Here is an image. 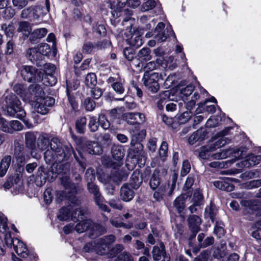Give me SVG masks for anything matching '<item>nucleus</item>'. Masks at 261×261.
Segmentation results:
<instances>
[{"instance_id":"obj_1","label":"nucleus","mask_w":261,"mask_h":261,"mask_svg":"<svg viewBox=\"0 0 261 261\" xmlns=\"http://www.w3.org/2000/svg\"><path fill=\"white\" fill-rule=\"evenodd\" d=\"M49 146L50 149H48L44 152V157L46 163H60L73 154L81 167L82 171H84L86 167L85 160L80 151H78L79 156L77 155L71 144H64L59 138L53 137L49 142Z\"/></svg>"},{"instance_id":"obj_2","label":"nucleus","mask_w":261,"mask_h":261,"mask_svg":"<svg viewBox=\"0 0 261 261\" xmlns=\"http://www.w3.org/2000/svg\"><path fill=\"white\" fill-rule=\"evenodd\" d=\"M24 100L34 102V108L38 113L45 115L49 111V108L55 103V99L45 96L40 86L34 83L29 86L24 94Z\"/></svg>"},{"instance_id":"obj_3","label":"nucleus","mask_w":261,"mask_h":261,"mask_svg":"<svg viewBox=\"0 0 261 261\" xmlns=\"http://www.w3.org/2000/svg\"><path fill=\"white\" fill-rule=\"evenodd\" d=\"M6 107L7 114L12 117L21 119L29 128L33 127L28 120L23 119L26 113L21 106V102L14 94H10L6 98Z\"/></svg>"},{"instance_id":"obj_4","label":"nucleus","mask_w":261,"mask_h":261,"mask_svg":"<svg viewBox=\"0 0 261 261\" xmlns=\"http://www.w3.org/2000/svg\"><path fill=\"white\" fill-rule=\"evenodd\" d=\"M68 167L67 164H54L52 167V172L55 177H56L58 174L64 173L60 178L61 182L65 188V191L63 192L62 196L71 198L75 195L76 191L75 185L70 182L69 176L66 174V171H64V168L67 169Z\"/></svg>"},{"instance_id":"obj_5","label":"nucleus","mask_w":261,"mask_h":261,"mask_svg":"<svg viewBox=\"0 0 261 261\" xmlns=\"http://www.w3.org/2000/svg\"><path fill=\"white\" fill-rule=\"evenodd\" d=\"M88 211L86 207H79L73 208L69 205L67 207H62L60 210L58 218L60 221H67L71 218V220L82 219L83 217L88 215Z\"/></svg>"},{"instance_id":"obj_6","label":"nucleus","mask_w":261,"mask_h":261,"mask_svg":"<svg viewBox=\"0 0 261 261\" xmlns=\"http://www.w3.org/2000/svg\"><path fill=\"white\" fill-rule=\"evenodd\" d=\"M124 149L121 145H113L111 148V153L113 158L116 161H112L109 158H103L102 159L103 164L108 167L116 169L121 165V161L124 156Z\"/></svg>"},{"instance_id":"obj_7","label":"nucleus","mask_w":261,"mask_h":261,"mask_svg":"<svg viewBox=\"0 0 261 261\" xmlns=\"http://www.w3.org/2000/svg\"><path fill=\"white\" fill-rule=\"evenodd\" d=\"M20 72L25 82H40L44 80V72L36 69L31 66H23Z\"/></svg>"},{"instance_id":"obj_8","label":"nucleus","mask_w":261,"mask_h":261,"mask_svg":"<svg viewBox=\"0 0 261 261\" xmlns=\"http://www.w3.org/2000/svg\"><path fill=\"white\" fill-rule=\"evenodd\" d=\"M214 151L210 145L203 146L200 148L199 152V156L202 159L205 160H221L226 158L230 153V150H223L219 152L211 154Z\"/></svg>"},{"instance_id":"obj_9","label":"nucleus","mask_w":261,"mask_h":261,"mask_svg":"<svg viewBox=\"0 0 261 261\" xmlns=\"http://www.w3.org/2000/svg\"><path fill=\"white\" fill-rule=\"evenodd\" d=\"M128 153L133 158L138 160L139 163L144 165L145 163L146 157L143 151L142 144L136 139H132L130 142V147L128 149Z\"/></svg>"},{"instance_id":"obj_10","label":"nucleus","mask_w":261,"mask_h":261,"mask_svg":"<svg viewBox=\"0 0 261 261\" xmlns=\"http://www.w3.org/2000/svg\"><path fill=\"white\" fill-rule=\"evenodd\" d=\"M115 236L111 234L95 240V249L97 248L98 250L101 251V252L95 253L99 255L105 254L109 245L113 243L115 241Z\"/></svg>"},{"instance_id":"obj_11","label":"nucleus","mask_w":261,"mask_h":261,"mask_svg":"<svg viewBox=\"0 0 261 261\" xmlns=\"http://www.w3.org/2000/svg\"><path fill=\"white\" fill-rule=\"evenodd\" d=\"M113 18L111 21L113 24L116 25L120 21V17L123 18V21H127L130 18L132 12L128 9H122L117 8L112 12Z\"/></svg>"},{"instance_id":"obj_12","label":"nucleus","mask_w":261,"mask_h":261,"mask_svg":"<svg viewBox=\"0 0 261 261\" xmlns=\"http://www.w3.org/2000/svg\"><path fill=\"white\" fill-rule=\"evenodd\" d=\"M86 176L87 181L88 189L89 192L93 194L94 200L102 197L99 192L98 187L93 183V181L95 179L94 174L92 173V172L89 173V170H87L86 172Z\"/></svg>"},{"instance_id":"obj_13","label":"nucleus","mask_w":261,"mask_h":261,"mask_svg":"<svg viewBox=\"0 0 261 261\" xmlns=\"http://www.w3.org/2000/svg\"><path fill=\"white\" fill-rule=\"evenodd\" d=\"M122 117L123 120L131 125L142 123L145 118L144 114L139 113H126L123 114Z\"/></svg>"},{"instance_id":"obj_14","label":"nucleus","mask_w":261,"mask_h":261,"mask_svg":"<svg viewBox=\"0 0 261 261\" xmlns=\"http://www.w3.org/2000/svg\"><path fill=\"white\" fill-rule=\"evenodd\" d=\"M25 57L33 63L38 66L41 65V62L44 60L43 56L40 54L36 47L30 48L26 50Z\"/></svg>"},{"instance_id":"obj_15","label":"nucleus","mask_w":261,"mask_h":261,"mask_svg":"<svg viewBox=\"0 0 261 261\" xmlns=\"http://www.w3.org/2000/svg\"><path fill=\"white\" fill-rule=\"evenodd\" d=\"M82 149L83 151L89 154H98L101 153V148L97 142L86 141L83 142Z\"/></svg>"},{"instance_id":"obj_16","label":"nucleus","mask_w":261,"mask_h":261,"mask_svg":"<svg viewBox=\"0 0 261 261\" xmlns=\"http://www.w3.org/2000/svg\"><path fill=\"white\" fill-rule=\"evenodd\" d=\"M164 28L165 24L161 22L158 24L154 30V38L158 42L165 41L169 35L167 29H166L167 33H165V31L164 30Z\"/></svg>"},{"instance_id":"obj_17","label":"nucleus","mask_w":261,"mask_h":261,"mask_svg":"<svg viewBox=\"0 0 261 261\" xmlns=\"http://www.w3.org/2000/svg\"><path fill=\"white\" fill-rule=\"evenodd\" d=\"M187 221L190 230L194 233V237H195L200 230L201 218L197 215H192L189 216Z\"/></svg>"},{"instance_id":"obj_18","label":"nucleus","mask_w":261,"mask_h":261,"mask_svg":"<svg viewBox=\"0 0 261 261\" xmlns=\"http://www.w3.org/2000/svg\"><path fill=\"white\" fill-rule=\"evenodd\" d=\"M241 204L244 207L246 213L251 214L258 208V202L255 200H242Z\"/></svg>"},{"instance_id":"obj_19","label":"nucleus","mask_w":261,"mask_h":261,"mask_svg":"<svg viewBox=\"0 0 261 261\" xmlns=\"http://www.w3.org/2000/svg\"><path fill=\"white\" fill-rule=\"evenodd\" d=\"M128 185H123L120 189V197L122 200L128 202L132 200L134 197L135 193Z\"/></svg>"},{"instance_id":"obj_20","label":"nucleus","mask_w":261,"mask_h":261,"mask_svg":"<svg viewBox=\"0 0 261 261\" xmlns=\"http://www.w3.org/2000/svg\"><path fill=\"white\" fill-rule=\"evenodd\" d=\"M261 160L260 155L251 154L247 155L244 161L241 162L242 166L245 168H249L258 164Z\"/></svg>"},{"instance_id":"obj_21","label":"nucleus","mask_w":261,"mask_h":261,"mask_svg":"<svg viewBox=\"0 0 261 261\" xmlns=\"http://www.w3.org/2000/svg\"><path fill=\"white\" fill-rule=\"evenodd\" d=\"M15 241L16 244H13L14 250L18 255L22 257H26L28 255V251L25 245L17 239H15Z\"/></svg>"},{"instance_id":"obj_22","label":"nucleus","mask_w":261,"mask_h":261,"mask_svg":"<svg viewBox=\"0 0 261 261\" xmlns=\"http://www.w3.org/2000/svg\"><path fill=\"white\" fill-rule=\"evenodd\" d=\"M25 154L23 145L18 143L15 145L14 156L19 163L22 164L25 162Z\"/></svg>"},{"instance_id":"obj_23","label":"nucleus","mask_w":261,"mask_h":261,"mask_svg":"<svg viewBox=\"0 0 261 261\" xmlns=\"http://www.w3.org/2000/svg\"><path fill=\"white\" fill-rule=\"evenodd\" d=\"M226 243L222 241L220 246L213 247L212 249V255L216 258L223 257L226 255Z\"/></svg>"},{"instance_id":"obj_24","label":"nucleus","mask_w":261,"mask_h":261,"mask_svg":"<svg viewBox=\"0 0 261 261\" xmlns=\"http://www.w3.org/2000/svg\"><path fill=\"white\" fill-rule=\"evenodd\" d=\"M45 73L44 72V80L45 82L54 81L53 73L56 70L55 66L51 63H46L44 65Z\"/></svg>"},{"instance_id":"obj_25","label":"nucleus","mask_w":261,"mask_h":261,"mask_svg":"<svg viewBox=\"0 0 261 261\" xmlns=\"http://www.w3.org/2000/svg\"><path fill=\"white\" fill-rule=\"evenodd\" d=\"M92 225L93 222L90 219H86L77 224L75 226V230L77 232L81 233L88 229L90 230Z\"/></svg>"},{"instance_id":"obj_26","label":"nucleus","mask_w":261,"mask_h":261,"mask_svg":"<svg viewBox=\"0 0 261 261\" xmlns=\"http://www.w3.org/2000/svg\"><path fill=\"white\" fill-rule=\"evenodd\" d=\"M86 85L88 92H89L94 98L98 99L101 96L102 90L96 84H94V83H87Z\"/></svg>"},{"instance_id":"obj_27","label":"nucleus","mask_w":261,"mask_h":261,"mask_svg":"<svg viewBox=\"0 0 261 261\" xmlns=\"http://www.w3.org/2000/svg\"><path fill=\"white\" fill-rule=\"evenodd\" d=\"M130 186L135 189H137L142 182V179L140 173L138 170H135L133 173L131 177Z\"/></svg>"},{"instance_id":"obj_28","label":"nucleus","mask_w":261,"mask_h":261,"mask_svg":"<svg viewBox=\"0 0 261 261\" xmlns=\"http://www.w3.org/2000/svg\"><path fill=\"white\" fill-rule=\"evenodd\" d=\"M214 185L217 188L226 191H231L234 189V186L229 183L227 179H222L221 180L216 181L214 182Z\"/></svg>"},{"instance_id":"obj_29","label":"nucleus","mask_w":261,"mask_h":261,"mask_svg":"<svg viewBox=\"0 0 261 261\" xmlns=\"http://www.w3.org/2000/svg\"><path fill=\"white\" fill-rule=\"evenodd\" d=\"M206 133L202 129H199L194 132L189 138V144L193 145L198 141H202L204 139Z\"/></svg>"},{"instance_id":"obj_30","label":"nucleus","mask_w":261,"mask_h":261,"mask_svg":"<svg viewBox=\"0 0 261 261\" xmlns=\"http://www.w3.org/2000/svg\"><path fill=\"white\" fill-rule=\"evenodd\" d=\"M47 32V30L45 28L35 29L31 34L30 40L32 42H34L36 40L43 38Z\"/></svg>"},{"instance_id":"obj_31","label":"nucleus","mask_w":261,"mask_h":261,"mask_svg":"<svg viewBox=\"0 0 261 261\" xmlns=\"http://www.w3.org/2000/svg\"><path fill=\"white\" fill-rule=\"evenodd\" d=\"M138 59L141 62H147L151 60V50L148 47H143L137 54Z\"/></svg>"},{"instance_id":"obj_32","label":"nucleus","mask_w":261,"mask_h":261,"mask_svg":"<svg viewBox=\"0 0 261 261\" xmlns=\"http://www.w3.org/2000/svg\"><path fill=\"white\" fill-rule=\"evenodd\" d=\"M11 162V156L10 155H7L5 156L1 161L0 163V176H4L10 165Z\"/></svg>"},{"instance_id":"obj_33","label":"nucleus","mask_w":261,"mask_h":261,"mask_svg":"<svg viewBox=\"0 0 261 261\" xmlns=\"http://www.w3.org/2000/svg\"><path fill=\"white\" fill-rule=\"evenodd\" d=\"M160 171L155 169L150 179L149 185L152 190H155L160 185Z\"/></svg>"},{"instance_id":"obj_34","label":"nucleus","mask_w":261,"mask_h":261,"mask_svg":"<svg viewBox=\"0 0 261 261\" xmlns=\"http://www.w3.org/2000/svg\"><path fill=\"white\" fill-rule=\"evenodd\" d=\"M32 31V28L29 22L26 21H20L18 23L17 32H21L26 36H28Z\"/></svg>"},{"instance_id":"obj_35","label":"nucleus","mask_w":261,"mask_h":261,"mask_svg":"<svg viewBox=\"0 0 261 261\" xmlns=\"http://www.w3.org/2000/svg\"><path fill=\"white\" fill-rule=\"evenodd\" d=\"M143 79L145 80V82H158L160 80H164L161 74L159 75L158 73L156 72L150 73L148 71H145Z\"/></svg>"},{"instance_id":"obj_36","label":"nucleus","mask_w":261,"mask_h":261,"mask_svg":"<svg viewBox=\"0 0 261 261\" xmlns=\"http://www.w3.org/2000/svg\"><path fill=\"white\" fill-rule=\"evenodd\" d=\"M1 30L4 31L7 37H12L15 33V27L13 23H4L1 24Z\"/></svg>"},{"instance_id":"obj_37","label":"nucleus","mask_w":261,"mask_h":261,"mask_svg":"<svg viewBox=\"0 0 261 261\" xmlns=\"http://www.w3.org/2000/svg\"><path fill=\"white\" fill-rule=\"evenodd\" d=\"M173 205L178 213L182 212L185 207V199L184 196L180 195L177 197L174 200Z\"/></svg>"},{"instance_id":"obj_38","label":"nucleus","mask_w":261,"mask_h":261,"mask_svg":"<svg viewBox=\"0 0 261 261\" xmlns=\"http://www.w3.org/2000/svg\"><path fill=\"white\" fill-rule=\"evenodd\" d=\"M36 137L34 133L27 132L25 135V143L28 147L33 149L35 146Z\"/></svg>"},{"instance_id":"obj_39","label":"nucleus","mask_w":261,"mask_h":261,"mask_svg":"<svg viewBox=\"0 0 261 261\" xmlns=\"http://www.w3.org/2000/svg\"><path fill=\"white\" fill-rule=\"evenodd\" d=\"M217 213V210L212 203L205 207L204 216L206 218H209L212 222H214L215 216Z\"/></svg>"},{"instance_id":"obj_40","label":"nucleus","mask_w":261,"mask_h":261,"mask_svg":"<svg viewBox=\"0 0 261 261\" xmlns=\"http://www.w3.org/2000/svg\"><path fill=\"white\" fill-rule=\"evenodd\" d=\"M124 176V174L122 171L114 170L111 173L110 180L118 184L122 180Z\"/></svg>"},{"instance_id":"obj_41","label":"nucleus","mask_w":261,"mask_h":261,"mask_svg":"<svg viewBox=\"0 0 261 261\" xmlns=\"http://www.w3.org/2000/svg\"><path fill=\"white\" fill-rule=\"evenodd\" d=\"M40 55L43 56V59L44 60L45 57L48 56L50 52V48L47 43H41L36 47Z\"/></svg>"},{"instance_id":"obj_42","label":"nucleus","mask_w":261,"mask_h":261,"mask_svg":"<svg viewBox=\"0 0 261 261\" xmlns=\"http://www.w3.org/2000/svg\"><path fill=\"white\" fill-rule=\"evenodd\" d=\"M192 200L195 205L200 206L203 204V197L199 190L195 191Z\"/></svg>"},{"instance_id":"obj_43","label":"nucleus","mask_w":261,"mask_h":261,"mask_svg":"<svg viewBox=\"0 0 261 261\" xmlns=\"http://www.w3.org/2000/svg\"><path fill=\"white\" fill-rule=\"evenodd\" d=\"M87 120L86 117H83L77 119L75 122V127L78 133L82 134L84 133L86 128Z\"/></svg>"},{"instance_id":"obj_44","label":"nucleus","mask_w":261,"mask_h":261,"mask_svg":"<svg viewBox=\"0 0 261 261\" xmlns=\"http://www.w3.org/2000/svg\"><path fill=\"white\" fill-rule=\"evenodd\" d=\"M95 240L86 243L83 248V251L86 253L101 252L100 250L95 249Z\"/></svg>"},{"instance_id":"obj_45","label":"nucleus","mask_w":261,"mask_h":261,"mask_svg":"<svg viewBox=\"0 0 261 261\" xmlns=\"http://www.w3.org/2000/svg\"><path fill=\"white\" fill-rule=\"evenodd\" d=\"M254 227L256 229L251 232V235L253 238L259 241L261 245V220L257 221L254 224Z\"/></svg>"},{"instance_id":"obj_46","label":"nucleus","mask_w":261,"mask_h":261,"mask_svg":"<svg viewBox=\"0 0 261 261\" xmlns=\"http://www.w3.org/2000/svg\"><path fill=\"white\" fill-rule=\"evenodd\" d=\"M228 139L225 137H222L216 141L214 144L210 145L213 151L224 146L229 142Z\"/></svg>"},{"instance_id":"obj_47","label":"nucleus","mask_w":261,"mask_h":261,"mask_svg":"<svg viewBox=\"0 0 261 261\" xmlns=\"http://www.w3.org/2000/svg\"><path fill=\"white\" fill-rule=\"evenodd\" d=\"M90 230L92 231V234L96 236L99 235L106 232V228L102 225L98 224H94L91 227Z\"/></svg>"},{"instance_id":"obj_48","label":"nucleus","mask_w":261,"mask_h":261,"mask_svg":"<svg viewBox=\"0 0 261 261\" xmlns=\"http://www.w3.org/2000/svg\"><path fill=\"white\" fill-rule=\"evenodd\" d=\"M152 257L154 260L158 261L161 259L162 255H164L165 252L163 249H161L158 246L153 247Z\"/></svg>"},{"instance_id":"obj_49","label":"nucleus","mask_w":261,"mask_h":261,"mask_svg":"<svg viewBox=\"0 0 261 261\" xmlns=\"http://www.w3.org/2000/svg\"><path fill=\"white\" fill-rule=\"evenodd\" d=\"M143 44L141 37L139 35H135L132 37L129 40V44L134 47L138 48Z\"/></svg>"},{"instance_id":"obj_50","label":"nucleus","mask_w":261,"mask_h":261,"mask_svg":"<svg viewBox=\"0 0 261 261\" xmlns=\"http://www.w3.org/2000/svg\"><path fill=\"white\" fill-rule=\"evenodd\" d=\"M95 49V44L89 41L85 42L82 47V51L86 54H89Z\"/></svg>"},{"instance_id":"obj_51","label":"nucleus","mask_w":261,"mask_h":261,"mask_svg":"<svg viewBox=\"0 0 261 261\" xmlns=\"http://www.w3.org/2000/svg\"><path fill=\"white\" fill-rule=\"evenodd\" d=\"M111 224L116 228H130L133 227V224L132 223L125 224L122 222H119L114 219H111L110 220Z\"/></svg>"},{"instance_id":"obj_52","label":"nucleus","mask_w":261,"mask_h":261,"mask_svg":"<svg viewBox=\"0 0 261 261\" xmlns=\"http://www.w3.org/2000/svg\"><path fill=\"white\" fill-rule=\"evenodd\" d=\"M156 3L154 0H148L144 2L141 7L142 11H147L151 10L155 7Z\"/></svg>"},{"instance_id":"obj_53","label":"nucleus","mask_w":261,"mask_h":261,"mask_svg":"<svg viewBox=\"0 0 261 261\" xmlns=\"http://www.w3.org/2000/svg\"><path fill=\"white\" fill-rule=\"evenodd\" d=\"M123 246L120 244H116L109 252L110 257H115L120 253L123 249Z\"/></svg>"},{"instance_id":"obj_54","label":"nucleus","mask_w":261,"mask_h":261,"mask_svg":"<svg viewBox=\"0 0 261 261\" xmlns=\"http://www.w3.org/2000/svg\"><path fill=\"white\" fill-rule=\"evenodd\" d=\"M98 126L99 124L97 122L96 118L94 116L91 117L88 124L90 130L92 132H96L98 129Z\"/></svg>"},{"instance_id":"obj_55","label":"nucleus","mask_w":261,"mask_h":261,"mask_svg":"<svg viewBox=\"0 0 261 261\" xmlns=\"http://www.w3.org/2000/svg\"><path fill=\"white\" fill-rule=\"evenodd\" d=\"M144 85L148 91L152 93H155L160 89L159 83H144Z\"/></svg>"},{"instance_id":"obj_56","label":"nucleus","mask_w":261,"mask_h":261,"mask_svg":"<svg viewBox=\"0 0 261 261\" xmlns=\"http://www.w3.org/2000/svg\"><path fill=\"white\" fill-rule=\"evenodd\" d=\"M103 198L102 197L99 198L98 199L94 200L97 205L98 206V208L101 210L102 211L106 212L107 213H110L111 210L109 207L102 203Z\"/></svg>"},{"instance_id":"obj_57","label":"nucleus","mask_w":261,"mask_h":261,"mask_svg":"<svg viewBox=\"0 0 261 261\" xmlns=\"http://www.w3.org/2000/svg\"><path fill=\"white\" fill-rule=\"evenodd\" d=\"M222 225V224L217 222L214 228V233L219 238L222 237L225 233V230Z\"/></svg>"},{"instance_id":"obj_58","label":"nucleus","mask_w":261,"mask_h":261,"mask_svg":"<svg viewBox=\"0 0 261 261\" xmlns=\"http://www.w3.org/2000/svg\"><path fill=\"white\" fill-rule=\"evenodd\" d=\"M108 204L111 207L116 210H121L123 208L120 201L118 199H111L108 201Z\"/></svg>"},{"instance_id":"obj_59","label":"nucleus","mask_w":261,"mask_h":261,"mask_svg":"<svg viewBox=\"0 0 261 261\" xmlns=\"http://www.w3.org/2000/svg\"><path fill=\"white\" fill-rule=\"evenodd\" d=\"M11 134L15 131H19L22 129L23 126L21 123L17 120L10 121Z\"/></svg>"},{"instance_id":"obj_60","label":"nucleus","mask_w":261,"mask_h":261,"mask_svg":"<svg viewBox=\"0 0 261 261\" xmlns=\"http://www.w3.org/2000/svg\"><path fill=\"white\" fill-rule=\"evenodd\" d=\"M191 165L188 161H184L182 163V167L181 170L180 174L182 176H186L190 171Z\"/></svg>"},{"instance_id":"obj_61","label":"nucleus","mask_w":261,"mask_h":261,"mask_svg":"<svg viewBox=\"0 0 261 261\" xmlns=\"http://www.w3.org/2000/svg\"><path fill=\"white\" fill-rule=\"evenodd\" d=\"M99 125L104 129H107L110 127V123L103 115L99 116Z\"/></svg>"},{"instance_id":"obj_62","label":"nucleus","mask_w":261,"mask_h":261,"mask_svg":"<svg viewBox=\"0 0 261 261\" xmlns=\"http://www.w3.org/2000/svg\"><path fill=\"white\" fill-rule=\"evenodd\" d=\"M84 105L85 109L88 111H93L95 107V103L94 101L90 98L86 99Z\"/></svg>"},{"instance_id":"obj_63","label":"nucleus","mask_w":261,"mask_h":261,"mask_svg":"<svg viewBox=\"0 0 261 261\" xmlns=\"http://www.w3.org/2000/svg\"><path fill=\"white\" fill-rule=\"evenodd\" d=\"M12 3L14 7L18 9H21L28 5L27 0H12Z\"/></svg>"},{"instance_id":"obj_64","label":"nucleus","mask_w":261,"mask_h":261,"mask_svg":"<svg viewBox=\"0 0 261 261\" xmlns=\"http://www.w3.org/2000/svg\"><path fill=\"white\" fill-rule=\"evenodd\" d=\"M112 87L118 94H122L124 91V87L122 83H113Z\"/></svg>"}]
</instances>
